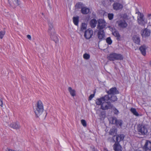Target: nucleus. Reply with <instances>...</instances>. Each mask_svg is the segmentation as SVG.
Wrapping results in <instances>:
<instances>
[{
    "label": "nucleus",
    "mask_w": 151,
    "mask_h": 151,
    "mask_svg": "<svg viewBox=\"0 0 151 151\" xmlns=\"http://www.w3.org/2000/svg\"><path fill=\"white\" fill-rule=\"evenodd\" d=\"M117 98L115 95L107 94L96 99V104L100 105V109L103 110L111 109L114 107L111 103L117 101Z\"/></svg>",
    "instance_id": "1"
},
{
    "label": "nucleus",
    "mask_w": 151,
    "mask_h": 151,
    "mask_svg": "<svg viewBox=\"0 0 151 151\" xmlns=\"http://www.w3.org/2000/svg\"><path fill=\"white\" fill-rule=\"evenodd\" d=\"M43 110V106L42 102L40 100L38 101L35 108L34 109L36 116L37 117L40 116L42 113Z\"/></svg>",
    "instance_id": "2"
},
{
    "label": "nucleus",
    "mask_w": 151,
    "mask_h": 151,
    "mask_svg": "<svg viewBox=\"0 0 151 151\" xmlns=\"http://www.w3.org/2000/svg\"><path fill=\"white\" fill-rule=\"evenodd\" d=\"M107 58L110 61L122 60L123 59V57L120 54L112 53L108 56Z\"/></svg>",
    "instance_id": "3"
},
{
    "label": "nucleus",
    "mask_w": 151,
    "mask_h": 151,
    "mask_svg": "<svg viewBox=\"0 0 151 151\" xmlns=\"http://www.w3.org/2000/svg\"><path fill=\"white\" fill-rule=\"evenodd\" d=\"M137 129L140 134L144 135L147 132V129L146 126L144 124H139L137 126Z\"/></svg>",
    "instance_id": "4"
},
{
    "label": "nucleus",
    "mask_w": 151,
    "mask_h": 151,
    "mask_svg": "<svg viewBox=\"0 0 151 151\" xmlns=\"http://www.w3.org/2000/svg\"><path fill=\"white\" fill-rule=\"evenodd\" d=\"M106 25V23L104 19H100L97 20V28L98 30H103Z\"/></svg>",
    "instance_id": "5"
},
{
    "label": "nucleus",
    "mask_w": 151,
    "mask_h": 151,
    "mask_svg": "<svg viewBox=\"0 0 151 151\" xmlns=\"http://www.w3.org/2000/svg\"><path fill=\"white\" fill-rule=\"evenodd\" d=\"M138 14L137 21L138 24L142 25H144L146 22L144 18L143 14L140 12H138Z\"/></svg>",
    "instance_id": "6"
},
{
    "label": "nucleus",
    "mask_w": 151,
    "mask_h": 151,
    "mask_svg": "<svg viewBox=\"0 0 151 151\" xmlns=\"http://www.w3.org/2000/svg\"><path fill=\"white\" fill-rule=\"evenodd\" d=\"M93 31L91 29H88L85 30L84 36L87 39H89L91 38L93 35Z\"/></svg>",
    "instance_id": "7"
},
{
    "label": "nucleus",
    "mask_w": 151,
    "mask_h": 151,
    "mask_svg": "<svg viewBox=\"0 0 151 151\" xmlns=\"http://www.w3.org/2000/svg\"><path fill=\"white\" fill-rule=\"evenodd\" d=\"M143 148L145 151H151V142L149 140H147Z\"/></svg>",
    "instance_id": "8"
},
{
    "label": "nucleus",
    "mask_w": 151,
    "mask_h": 151,
    "mask_svg": "<svg viewBox=\"0 0 151 151\" xmlns=\"http://www.w3.org/2000/svg\"><path fill=\"white\" fill-rule=\"evenodd\" d=\"M117 23L119 26L122 28H126L127 26V24L124 20H120L117 21Z\"/></svg>",
    "instance_id": "9"
},
{
    "label": "nucleus",
    "mask_w": 151,
    "mask_h": 151,
    "mask_svg": "<svg viewBox=\"0 0 151 151\" xmlns=\"http://www.w3.org/2000/svg\"><path fill=\"white\" fill-rule=\"evenodd\" d=\"M108 94L115 95L119 94V91L116 87L112 88L107 92Z\"/></svg>",
    "instance_id": "10"
},
{
    "label": "nucleus",
    "mask_w": 151,
    "mask_h": 151,
    "mask_svg": "<svg viewBox=\"0 0 151 151\" xmlns=\"http://www.w3.org/2000/svg\"><path fill=\"white\" fill-rule=\"evenodd\" d=\"M113 148L114 151H122V147L118 142H115L113 146Z\"/></svg>",
    "instance_id": "11"
},
{
    "label": "nucleus",
    "mask_w": 151,
    "mask_h": 151,
    "mask_svg": "<svg viewBox=\"0 0 151 151\" xmlns=\"http://www.w3.org/2000/svg\"><path fill=\"white\" fill-rule=\"evenodd\" d=\"M97 36L99 39L100 40L104 39L105 37V33L104 32V30H98Z\"/></svg>",
    "instance_id": "12"
},
{
    "label": "nucleus",
    "mask_w": 151,
    "mask_h": 151,
    "mask_svg": "<svg viewBox=\"0 0 151 151\" xmlns=\"http://www.w3.org/2000/svg\"><path fill=\"white\" fill-rule=\"evenodd\" d=\"M113 9L116 10L122 9L123 7V5L117 2L114 3L113 4Z\"/></svg>",
    "instance_id": "13"
},
{
    "label": "nucleus",
    "mask_w": 151,
    "mask_h": 151,
    "mask_svg": "<svg viewBox=\"0 0 151 151\" xmlns=\"http://www.w3.org/2000/svg\"><path fill=\"white\" fill-rule=\"evenodd\" d=\"M10 5L13 7H15L19 5L18 0H8Z\"/></svg>",
    "instance_id": "14"
},
{
    "label": "nucleus",
    "mask_w": 151,
    "mask_h": 151,
    "mask_svg": "<svg viewBox=\"0 0 151 151\" xmlns=\"http://www.w3.org/2000/svg\"><path fill=\"white\" fill-rule=\"evenodd\" d=\"M112 124H116L118 127H121L122 125V120H117L116 117H113L112 119Z\"/></svg>",
    "instance_id": "15"
},
{
    "label": "nucleus",
    "mask_w": 151,
    "mask_h": 151,
    "mask_svg": "<svg viewBox=\"0 0 151 151\" xmlns=\"http://www.w3.org/2000/svg\"><path fill=\"white\" fill-rule=\"evenodd\" d=\"M9 127L16 129H19L20 127L19 124L17 122H13L12 123L9 125Z\"/></svg>",
    "instance_id": "16"
},
{
    "label": "nucleus",
    "mask_w": 151,
    "mask_h": 151,
    "mask_svg": "<svg viewBox=\"0 0 151 151\" xmlns=\"http://www.w3.org/2000/svg\"><path fill=\"white\" fill-rule=\"evenodd\" d=\"M50 35L51 39L55 41V43H57L58 41V38L55 33V32H54V34L52 32L49 33Z\"/></svg>",
    "instance_id": "17"
},
{
    "label": "nucleus",
    "mask_w": 151,
    "mask_h": 151,
    "mask_svg": "<svg viewBox=\"0 0 151 151\" xmlns=\"http://www.w3.org/2000/svg\"><path fill=\"white\" fill-rule=\"evenodd\" d=\"M147 47L145 45L141 46L139 48V50L141 51L142 54L145 56L146 54V50Z\"/></svg>",
    "instance_id": "18"
},
{
    "label": "nucleus",
    "mask_w": 151,
    "mask_h": 151,
    "mask_svg": "<svg viewBox=\"0 0 151 151\" xmlns=\"http://www.w3.org/2000/svg\"><path fill=\"white\" fill-rule=\"evenodd\" d=\"M48 26L49 29L48 31L49 34L52 32L54 34L55 30L53 28L52 23L51 22H49L48 23Z\"/></svg>",
    "instance_id": "19"
},
{
    "label": "nucleus",
    "mask_w": 151,
    "mask_h": 151,
    "mask_svg": "<svg viewBox=\"0 0 151 151\" xmlns=\"http://www.w3.org/2000/svg\"><path fill=\"white\" fill-rule=\"evenodd\" d=\"M133 42L137 44H139L140 42V39L138 35H134L132 38Z\"/></svg>",
    "instance_id": "20"
},
{
    "label": "nucleus",
    "mask_w": 151,
    "mask_h": 151,
    "mask_svg": "<svg viewBox=\"0 0 151 151\" xmlns=\"http://www.w3.org/2000/svg\"><path fill=\"white\" fill-rule=\"evenodd\" d=\"M124 137V136L123 134H119L116 136V142H119L123 140Z\"/></svg>",
    "instance_id": "21"
},
{
    "label": "nucleus",
    "mask_w": 151,
    "mask_h": 151,
    "mask_svg": "<svg viewBox=\"0 0 151 151\" xmlns=\"http://www.w3.org/2000/svg\"><path fill=\"white\" fill-rule=\"evenodd\" d=\"M97 113L98 114L99 116L101 119H102L104 118L105 117L106 113L104 111H97Z\"/></svg>",
    "instance_id": "22"
},
{
    "label": "nucleus",
    "mask_w": 151,
    "mask_h": 151,
    "mask_svg": "<svg viewBox=\"0 0 151 151\" xmlns=\"http://www.w3.org/2000/svg\"><path fill=\"white\" fill-rule=\"evenodd\" d=\"M150 31L149 30L147 29H145L143 30L142 33V36H144L145 37H148L150 36Z\"/></svg>",
    "instance_id": "23"
},
{
    "label": "nucleus",
    "mask_w": 151,
    "mask_h": 151,
    "mask_svg": "<svg viewBox=\"0 0 151 151\" xmlns=\"http://www.w3.org/2000/svg\"><path fill=\"white\" fill-rule=\"evenodd\" d=\"M97 21L95 19L91 20L90 22V24L91 28H94L96 26Z\"/></svg>",
    "instance_id": "24"
},
{
    "label": "nucleus",
    "mask_w": 151,
    "mask_h": 151,
    "mask_svg": "<svg viewBox=\"0 0 151 151\" xmlns=\"http://www.w3.org/2000/svg\"><path fill=\"white\" fill-rule=\"evenodd\" d=\"M81 12L83 14H87L89 12V9L87 7H84L81 9Z\"/></svg>",
    "instance_id": "25"
},
{
    "label": "nucleus",
    "mask_w": 151,
    "mask_h": 151,
    "mask_svg": "<svg viewBox=\"0 0 151 151\" xmlns=\"http://www.w3.org/2000/svg\"><path fill=\"white\" fill-rule=\"evenodd\" d=\"M68 90L72 96H74L76 95V92L75 90L73 89L71 87L68 88Z\"/></svg>",
    "instance_id": "26"
},
{
    "label": "nucleus",
    "mask_w": 151,
    "mask_h": 151,
    "mask_svg": "<svg viewBox=\"0 0 151 151\" xmlns=\"http://www.w3.org/2000/svg\"><path fill=\"white\" fill-rule=\"evenodd\" d=\"M113 35L117 37V39L119 40L120 39V37L118 31L115 30H113L112 32Z\"/></svg>",
    "instance_id": "27"
},
{
    "label": "nucleus",
    "mask_w": 151,
    "mask_h": 151,
    "mask_svg": "<svg viewBox=\"0 0 151 151\" xmlns=\"http://www.w3.org/2000/svg\"><path fill=\"white\" fill-rule=\"evenodd\" d=\"M131 112L135 116H139V114L137 112L136 109L135 108H132L130 109Z\"/></svg>",
    "instance_id": "28"
},
{
    "label": "nucleus",
    "mask_w": 151,
    "mask_h": 151,
    "mask_svg": "<svg viewBox=\"0 0 151 151\" xmlns=\"http://www.w3.org/2000/svg\"><path fill=\"white\" fill-rule=\"evenodd\" d=\"M76 7L77 9H82L84 7V4L81 2H79L76 4Z\"/></svg>",
    "instance_id": "29"
},
{
    "label": "nucleus",
    "mask_w": 151,
    "mask_h": 151,
    "mask_svg": "<svg viewBox=\"0 0 151 151\" xmlns=\"http://www.w3.org/2000/svg\"><path fill=\"white\" fill-rule=\"evenodd\" d=\"M73 22L75 25H78L79 22V17L77 16L73 17Z\"/></svg>",
    "instance_id": "30"
},
{
    "label": "nucleus",
    "mask_w": 151,
    "mask_h": 151,
    "mask_svg": "<svg viewBox=\"0 0 151 151\" xmlns=\"http://www.w3.org/2000/svg\"><path fill=\"white\" fill-rule=\"evenodd\" d=\"M87 27V25L85 23H82L81 26V29L80 31H83L85 30Z\"/></svg>",
    "instance_id": "31"
},
{
    "label": "nucleus",
    "mask_w": 151,
    "mask_h": 151,
    "mask_svg": "<svg viewBox=\"0 0 151 151\" xmlns=\"http://www.w3.org/2000/svg\"><path fill=\"white\" fill-rule=\"evenodd\" d=\"M116 131V129L114 128H112L110 129L109 132V134L111 135H114Z\"/></svg>",
    "instance_id": "32"
},
{
    "label": "nucleus",
    "mask_w": 151,
    "mask_h": 151,
    "mask_svg": "<svg viewBox=\"0 0 151 151\" xmlns=\"http://www.w3.org/2000/svg\"><path fill=\"white\" fill-rule=\"evenodd\" d=\"M106 42L108 43V44L110 45L111 44L112 42V40L111 39V38L109 37H107L106 39Z\"/></svg>",
    "instance_id": "33"
},
{
    "label": "nucleus",
    "mask_w": 151,
    "mask_h": 151,
    "mask_svg": "<svg viewBox=\"0 0 151 151\" xmlns=\"http://www.w3.org/2000/svg\"><path fill=\"white\" fill-rule=\"evenodd\" d=\"M114 16V14L113 13H109L108 14V17L109 19L111 20L113 19Z\"/></svg>",
    "instance_id": "34"
},
{
    "label": "nucleus",
    "mask_w": 151,
    "mask_h": 151,
    "mask_svg": "<svg viewBox=\"0 0 151 151\" xmlns=\"http://www.w3.org/2000/svg\"><path fill=\"white\" fill-rule=\"evenodd\" d=\"M83 57L85 59H88L90 58V55L87 53H85L83 55Z\"/></svg>",
    "instance_id": "35"
},
{
    "label": "nucleus",
    "mask_w": 151,
    "mask_h": 151,
    "mask_svg": "<svg viewBox=\"0 0 151 151\" xmlns=\"http://www.w3.org/2000/svg\"><path fill=\"white\" fill-rule=\"evenodd\" d=\"M5 31H1L0 32V38L1 39H2L5 34Z\"/></svg>",
    "instance_id": "36"
},
{
    "label": "nucleus",
    "mask_w": 151,
    "mask_h": 151,
    "mask_svg": "<svg viewBox=\"0 0 151 151\" xmlns=\"http://www.w3.org/2000/svg\"><path fill=\"white\" fill-rule=\"evenodd\" d=\"M113 109L114 111V114H118L119 113V111L115 107H113L111 109Z\"/></svg>",
    "instance_id": "37"
},
{
    "label": "nucleus",
    "mask_w": 151,
    "mask_h": 151,
    "mask_svg": "<svg viewBox=\"0 0 151 151\" xmlns=\"http://www.w3.org/2000/svg\"><path fill=\"white\" fill-rule=\"evenodd\" d=\"M81 123L84 127L86 126V121L84 119H82L81 120Z\"/></svg>",
    "instance_id": "38"
},
{
    "label": "nucleus",
    "mask_w": 151,
    "mask_h": 151,
    "mask_svg": "<svg viewBox=\"0 0 151 151\" xmlns=\"http://www.w3.org/2000/svg\"><path fill=\"white\" fill-rule=\"evenodd\" d=\"M95 92L93 94H91L89 98V100H91L92 99L94 96Z\"/></svg>",
    "instance_id": "39"
},
{
    "label": "nucleus",
    "mask_w": 151,
    "mask_h": 151,
    "mask_svg": "<svg viewBox=\"0 0 151 151\" xmlns=\"http://www.w3.org/2000/svg\"><path fill=\"white\" fill-rule=\"evenodd\" d=\"M3 102H2V101L1 100V99L0 98V106H1V107L3 106Z\"/></svg>",
    "instance_id": "40"
},
{
    "label": "nucleus",
    "mask_w": 151,
    "mask_h": 151,
    "mask_svg": "<svg viewBox=\"0 0 151 151\" xmlns=\"http://www.w3.org/2000/svg\"><path fill=\"white\" fill-rule=\"evenodd\" d=\"M27 37L29 40H30L31 39V36L30 35H27Z\"/></svg>",
    "instance_id": "41"
},
{
    "label": "nucleus",
    "mask_w": 151,
    "mask_h": 151,
    "mask_svg": "<svg viewBox=\"0 0 151 151\" xmlns=\"http://www.w3.org/2000/svg\"><path fill=\"white\" fill-rule=\"evenodd\" d=\"M13 150L9 148H7L6 150V151H13Z\"/></svg>",
    "instance_id": "42"
},
{
    "label": "nucleus",
    "mask_w": 151,
    "mask_h": 151,
    "mask_svg": "<svg viewBox=\"0 0 151 151\" xmlns=\"http://www.w3.org/2000/svg\"><path fill=\"white\" fill-rule=\"evenodd\" d=\"M151 16V14H148V17H150Z\"/></svg>",
    "instance_id": "43"
},
{
    "label": "nucleus",
    "mask_w": 151,
    "mask_h": 151,
    "mask_svg": "<svg viewBox=\"0 0 151 151\" xmlns=\"http://www.w3.org/2000/svg\"><path fill=\"white\" fill-rule=\"evenodd\" d=\"M110 2H112L113 1V0H109Z\"/></svg>",
    "instance_id": "44"
},
{
    "label": "nucleus",
    "mask_w": 151,
    "mask_h": 151,
    "mask_svg": "<svg viewBox=\"0 0 151 151\" xmlns=\"http://www.w3.org/2000/svg\"><path fill=\"white\" fill-rule=\"evenodd\" d=\"M13 151H17L15 150H13Z\"/></svg>",
    "instance_id": "45"
},
{
    "label": "nucleus",
    "mask_w": 151,
    "mask_h": 151,
    "mask_svg": "<svg viewBox=\"0 0 151 151\" xmlns=\"http://www.w3.org/2000/svg\"><path fill=\"white\" fill-rule=\"evenodd\" d=\"M93 151H98L97 150H94Z\"/></svg>",
    "instance_id": "46"
}]
</instances>
